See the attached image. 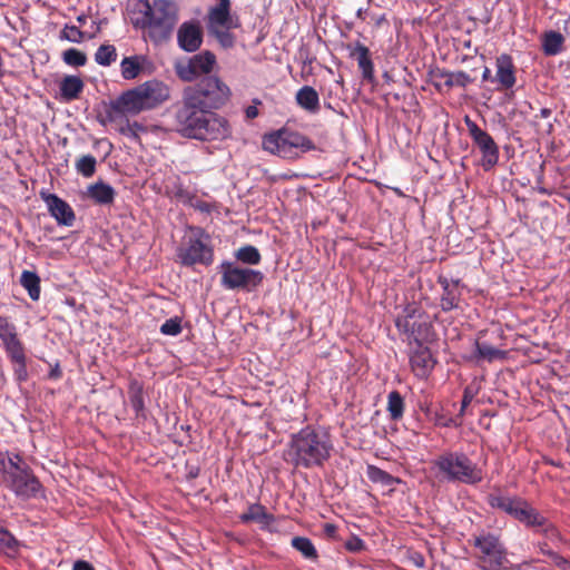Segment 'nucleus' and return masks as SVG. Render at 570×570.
<instances>
[{"mask_svg":"<svg viewBox=\"0 0 570 570\" xmlns=\"http://www.w3.org/2000/svg\"><path fill=\"white\" fill-rule=\"evenodd\" d=\"M175 119L178 131L186 138L216 142L229 139L233 134L229 120L213 110L177 107Z\"/></svg>","mask_w":570,"mask_h":570,"instance_id":"nucleus-1","label":"nucleus"},{"mask_svg":"<svg viewBox=\"0 0 570 570\" xmlns=\"http://www.w3.org/2000/svg\"><path fill=\"white\" fill-rule=\"evenodd\" d=\"M331 435L312 426H305L293 434L285 452L286 460L296 468L322 466L331 456Z\"/></svg>","mask_w":570,"mask_h":570,"instance_id":"nucleus-2","label":"nucleus"},{"mask_svg":"<svg viewBox=\"0 0 570 570\" xmlns=\"http://www.w3.org/2000/svg\"><path fill=\"white\" fill-rule=\"evenodd\" d=\"M170 90L163 81L153 79L122 92L111 102L109 117L116 115H138L157 108L169 99Z\"/></svg>","mask_w":570,"mask_h":570,"instance_id":"nucleus-3","label":"nucleus"},{"mask_svg":"<svg viewBox=\"0 0 570 570\" xmlns=\"http://www.w3.org/2000/svg\"><path fill=\"white\" fill-rule=\"evenodd\" d=\"M140 17L132 20L137 28H147L148 36L155 43L168 40L178 21L177 6L170 0H154L153 4L139 1Z\"/></svg>","mask_w":570,"mask_h":570,"instance_id":"nucleus-4","label":"nucleus"},{"mask_svg":"<svg viewBox=\"0 0 570 570\" xmlns=\"http://www.w3.org/2000/svg\"><path fill=\"white\" fill-rule=\"evenodd\" d=\"M230 88L217 76H207L198 83L183 90L177 107L217 110L230 99Z\"/></svg>","mask_w":570,"mask_h":570,"instance_id":"nucleus-5","label":"nucleus"},{"mask_svg":"<svg viewBox=\"0 0 570 570\" xmlns=\"http://www.w3.org/2000/svg\"><path fill=\"white\" fill-rule=\"evenodd\" d=\"M0 472L4 487L17 497L35 498L42 490L41 483L19 454L0 451Z\"/></svg>","mask_w":570,"mask_h":570,"instance_id":"nucleus-6","label":"nucleus"},{"mask_svg":"<svg viewBox=\"0 0 570 570\" xmlns=\"http://www.w3.org/2000/svg\"><path fill=\"white\" fill-rule=\"evenodd\" d=\"M432 465L449 481L478 484L483 480L482 469L461 452H445L434 459Z\"/></svg>","mask_w":570,"mask_h":570,"instance_id":"nucleus-7","label":"nucleus"},{"mask_svg":"<svg viewBox=\"0 0 570 570\" xmlns=\"http://www.w3.org/2000/svg\"><path fill=\"white\" fill-rule=\"evenodd\" d=\"M218 268L222 275V286L230 291L242 289L252 292L258 287L264 279V275L261 271L240 267L228 261H224Z\"/></svg>","mask_w":570,"mask_h":570,"instance_id":"nucleus-8","label":"nucleus"},{"mask_svg":"<svg viewBox=\"0 0 570 570\" xmlns=\"http://www.w3.org/2000/svg\"><path fill=\"white\" fill-rule=\"evenodd\" d=\"M208 236L199 228L194 229V235L188 238L185 247L178 250V257L183 265L195 264L210 265L214 259L213 249L207 245Z\"/></svg>","mask_w":570,"mask_h":570,"instance_id":"nucleus-9","label":"nucleus"},{"mask_svg":"<svg viewBox=\"0 0 570 570\" xmlns=\"http://www.w3.org/2000/svg\"><path fill=\"white\" fill-rule=\"evenodd\" d=\"M474 546L481 552L479 559L482 570L504 569V563L508 562L507 552L498 537L493 534L476 537Z\"/></svg>","mask_w":570,"mask_h":570,"instance_id":"nucleus-10","label":"nucleus"},{"mask_svg":"<svg viewBox=\"0 0 570 570\" xmlns=\"http://www.w3.org/2000/svg\"><path fill=\"white\" fill-rule=\"evenodd\" d=\"M216 66V56L210 51H203L189 59L186 65L177 67V75L184 81H193L202 75H209Z\"/></svg>","mask_w":570,"mask_h":570,"instance_id":"nucleus-11","label":"nucleus"},{"mask_svg":"<svg viewBox=\"0 0 570 570\" xmlns=\"http://www.w3.org/2000/svg\"><path fill=\"white\" fill-rule=\"evenodd\" d=\"M469 132L482 153V165L485 169L493 167L499 160V148L493 138L475 122L466 119Z\"/></svg>","mask_w":570,"mask_h":570,"instance_id":"nucleus-12","label":"nucleus"},{"mask_svg":"<svg viewBox=\"0 0 570 570\" xmlns=\"http://www.w3.org/2000/svg\"><path fill=\"white\" fill-rule=\"evenodd\" d=\"M230 0H217V4L210 7L207 14V28H225L235 29L240 27V21L237 16L230 12Z\"/></svg>","mask_w":570,"mask_h":570,"instance_id":"nucleus-13","label":"nucleus"},{"mask_svg":"<svg viewBox=\"0 0 570 570\" xmlns=\"http://www.w3.org/2000/svg\"><path fill=\"white\" fill-rule=\"evenodd\" d=\"M395 325L400 331L409 333V340L416 343V345L423 346L424 344L432 343L436 340V334L430 322H414L410 328V324L406 318H397Z\"/></svg>","mask_w":570,"mask_h":570,"instance_id":"nucleus-14","label":"nucleus"},{"mask_svg":"<svg viewBox=\"0 0 570 570\" xmlns=\"http://www.w3.org/2000/svg\"><path fill=\"white\" fill-rule=\"evenodd\" d=\"M177 40L179 47L187 52L198 50L203 42V32L199 23L184 22L177 31Z\"/></svg>","mask_w":570,"mask_h":570,"instance_id":"nucleus-15","label":"nucleus"},{"mask_svg":"<svg viewBox=\"0 0 570 570\" xmlns=\"http://www.w3.org/2000/svg\"><path fill=\"white\" fill-rule=\"evenodd\" d=\"M42 199L48 206L50 214L56 218L58 224L71 226L75 220L72 208L63 199L55 194L41 193Z\"/></svg>","mask_w":570,"mask_h":570,"instance_id":"nucleus-16","label":"nucleus"},{"mask_svg":"<svg viewBox=\"0 0 570 570\" xmlns=\"http://www.w3.org/2000/svg\"><path fill=\"white\" fill-rule=\"evenodd\" d=\"M495 77L493 81L498 82L501 89H511L515 82V66L511 56L502 53L495 59Z\"/></svg>","mask_w":570,"mask_h":570,"instance_id":"nucleus-17","label":"nucleus"},{"mask_svg":"<svg viewBox=\"0 0 570 570\" xmlns=\"http://www.w3.org/2000/svg\"><path fill=\"white\" fill-rule=\"evenodd\" d=\"M432 83L440 89L442 86L452 88L454 86L465 87L472 79L464 71L450 72L443 69H435L430 72Z\"/></svg>","mask_w":570,"mask_h":570,"instance_id":"nucleus-18","label":"nucleus"},{"mask_svg":"<svg viewBox=\"0 0 570 570\" xmlns=\"http://www.w3.org/2000/svg\"><path fill=\"white\" fill-rule=\"evenodd\" d=\"M412 371L417 377H425L434 367L435 361L426 346L417 345L410 357Z\"/></svg>","mask_w":570,"mask_h":570,"instance_id":"nucleus-19","label":"nucleus"},{"mask_svg":"<svg viewBox=\"0 0 570 570\" xmlns=\"http://www.w3.org/2000/svg\"><path fill=\"white\" fill-rule=\"evenodd\" d=\"M439 283L443 289L440 303L441 308L444 312L458 308L461 299L460 281H449L445 277H440Z\"/></svg>","mask_w":570,"mask_h":570,"instance_id":"nucleus-20","label":"nucleus"},{"mask_svg":"<svg viewBox=\"0 0 570 570\" xmlns=\"http://www.w3.org/2000/svg\"><path fill=\"white\" fill-rule=\"evenodd\" d=\"M263 148L264 150L283 158L292 157V153L285 141L283 130L265 135L263 138Z\"/></svg>","mask_w":570,"mask_h":570,"instance_id":"nucleus-21","label":"nucleus"},{"mask_svg":"<svg viewBox=\"0 0 570 570\" xmlns=\"http://www.w3.org/2000/svg\"><path fill=\"white\" fill-rule=\"evenodd\" d=\"M296 104L309 114H317L321 109L320 95L311 86H303L295 95Z\"/></svg>","mask_w":570,"mask_h":570,"instance_id":"nucleus-22","label":"nucleus"},{"mask_svg":"<svg viewBox=\"0 0 570 570\" xmlns=\"http://www.w3.org/2000/svg\"><path fill=\"white\" fill-rule=\"evenodd\" d=\"M87 196L98 205H110L115 200L116 190L104 181H97L87 187Z\"/></svg>","mask_w":570,"mask_h":570,"instance_id":"nucleus-23","label":"nucleus"},{"mask_svg":"<svg viewBox=\"0 0 570 570\" xmlns=\"http://www.w3.org/2000/svg\"><path fill=\"white\" fill-rule=\"evenodd\" d=\"M513 518L529 528L546 523V518L524 500H522L520 507L514 511Z\"/></svg>","mask_w":570,"mask_h":570,"instance_id":"nucleus-24","label":"nucleus"},{"mask_svg":"<svg viewBox=\"0 0 570 570\" xmlns=\"http://www.w3.org/2000/svg\"><path fill=\"white\" fill-rule=\"evenodd\" d=\"M83 81L78 76H66L59 85L60 96L65 101H71L79 97L83 90Z\"/></svg>","mask_w":570,"mask_h":570,"instance_id":"nucleus-25","label":"nucleus"},{"mask_svg":"<svg viewBox=\"0 0 570 570\" xmlns=\"http://www.w3.org/2000/svg\"><path fill=\"white\" fill-rule=\"evenodd\" d=\"M508 356V352L497 348L485 342L475 341V360L476 362L487 361L489 363L494 361H503Z\"/></svg>","mask_w":570,"mask_h":570,"instance_id":"nucleus-26","label":"nucleus"},{"mask_svg":"<svg viewBox=\"0 0 570 570\" xmlns=\"http://www.w3.org/2000/svg\"><path fill=\"white\" fill-rule=\"evenodd\" d=\"M352 56L356 58L363 78L371 80L374 76V66L370 57L368 48L358 42L356 43Z\"/></svg>","mask_w":570,"mask_h":570,"instance_id":"nucleus-27","label":"nucleus"},{"mask_svg":"<svg viewBox=\"0 0 570 570\" xmlns=\"http://www.w3.org/2000/svg\"><path fill=\"white\" fill-rule=\"evenodd\" d=\"M239 520L243 523L259 522L263 524H269L274 521V517L269 514L265 507L259 503H253L248 507V510L239 515Z\"/></svg>","mask_w":570,"mask_h":570,"instance_id":"nucleus-28","label":"nucleus"},{"mask_svg":"<svg viewBox=\"0 0 570 570\" xmlns=\"http://www.w3.org/2000/svg\"><path fill=\"white\" fill-rule=\"evenodd\" d=\"M283 132L285 136L287 147L289 148L292 155L294 154L295 149H301L302 151L315 149L314 142L308 137L296 131H289L284 129Z\"/></svg>","mask_w":570,"mask_h":570,"instance_id":"nucleus-29","label":"nucleus"},{"mask_svg":"<svg viewBox=\"0 0 570 570\" xmlns=\"http://www.w3.org/2000/svg\"><path fill=\"white\" fill-rule=\"evenodd\" d=\"M145 58L142 56H131L122 59L120 63L121 76L126 80H132L137 78L142 70V62Z\"/></svg>","mask_w":570,"mask_h":570,"instance_id":"nucleus-30","label":"nucleus"},{"mask_svg":"<svg viewBox=\"0 0 570 570\" xmlns=\"http://www.w3.org/2000/svg\"><path fill=\"white\" fill-rule=\"evenodd\" d=\"M488 502L492 508L500 509L510 515H514L518 507H520L522 499L503 497L500 494H490Z\"/></svg>","mask_w":570,"mask_h":570,"instance_id":"nucleus-31","label":"nucleus"},{"mask_svg":"<svg viewBox=\"0 0 570 570\" xmlns=\"http://www.w3.org/2000/svg\"><path fill=\"white\" fill-rule=\"evenodd\" d=\"M20 284L28 292L32 301H38L40 297V277L35 272L23 271L20 277Z\"/></svg>","mask_w":570,"mask_h":570,"instance_id":"nucleus-32","label":"nucleus"},{"mask_svg":"<svg viewBox=\"0 0 570 570\" xmlns=\"http://www.w3.org/2000/svg\"><path fill=\"white\" fill-rule=\"evenodd\" d=\"M366 474L372 482L380 483L387 488H393L395 484L401 483V480L399 478L391 475L386 471L375 465H368Z\"/></svg>","mask_w":570,"mask_h":570,"instance_id":"nucleus-33","label":"nucleus"},{"mask_svg":"<svg viewBox=\"0 0 570 570\" xmlns=\"http://www.w3.org/2000/svg\"><path fill=\"white\" fill-rule=\"evenodd\" d=\"M386 410L393 421H397L403 417L404 400L397 391H391L389 393Z\"/></svg>","mask_w":570,"mask_h":570,"instance_id":"nucleus-34","label":"nucleus"},{"mask_svg":"<svg viewBox=\"0 0 570 570\" xmlns=\"http://www.w3.org/2000/svg\"><path fill=\"white\" fill-rule=\"evenodd\" d=\"M563 36L560 32L549 31L544 33L542 48L546 55L554 56L562 50Z\"/></svg>","mask_w":570,"mask_h":570,"instance_id":"nucleus-35","label":"nucleus"},{"mask_svg":"<svg viewBox=\"0 0 570 570\" xmlns=\"http://www.w3.org/2000/svg\"><path fill=\"white\" fill-rule=\"evenodd\" d=\"M292 547L302 553L308 560L317 559V551L313 542L306 537H294L292 539Z\"/></svg>","mask_w":570,"mask_h":570,"instance_id":"nucleus-36","label":"nucleus"},{"mask_svg":"<svg viewBox=\"0 0 570 570\" xmlns=\"http://www.w3.org/2000/svg\"><path fill=\"white\" fill-rule=\"evenodd\" d=\"M235 257L239 262H242L244 264H248V265H257L261 263V259H262V256H261L258 249L252 245H246V246L238 248L235 252Z\"/></svg>","mask_w":570,"mask_h":570,"instance_id":"nucleus-37","label":"nucleus"},{"mask_svg":"<svg viewBox=\"0 0 570 570\" xmlns=\"http://www.w3.org/2000/svg\"><path fill=\"white\" fill-rule=\"evenodd\" d=\"M116 59L117 51L112 45H101L95 53V61L100 66H110Z\"/></svg>","mask_w":570,"mask_h":570,"instance_id":"nucleus-38","label":"nucleus"},{"mask_svg":"<svg viewBox=\"0 0 570 570\" xmlns=\"http://www.w3.org/2000/svg\"><path fill=\"white\" fill-rule=\"evenodd\" d=\"M130 404L136 413H140L144 410V396L142 386L138 381L134 380L129 385Z\"/></svg>","mask_w":570,"mask_h":570,"instance_id":"nucleus-39","label":"nucleus"},{"mask_svg":"<svg viewBox=\"0 0 570 570\" xmlns=\"http://www.w3.org/2000/svg\"><path fill=\"white\" fill-rule=\"evenodd\" d=\"M96 165H97V160L94 156L85 155V156H81L76 161V169L83 177L89 178L95 174Z\"/></svg>","mask_w":570,"mask_h":570,"instance_id":"nucleus-40","label":"nucleus"},{"mask_svg":"<svg viewBox=\"0 0 570 570\" xmlns=\"http://www.w3.org/2000/svg\"><path fill=\"white\" fill-rule=\"evenodd\" d=\"M0 338L3 342V345L18 340L16 326L3 316H0Z\"/></svg>","mask_w":570,"mask_h":570,"instance_id":"nucleus-41","label":"nucleus"},{"mask_svg":"<svg viewBox=\"0 0 570 570\" xmlns=\"http://www.w3.org/2000/svg\"><path fill=\"white\" fill-rule=\"evenodd\" d=\"M62 60L72 67H82L87 62V56L76 48H70L63 51Z\"/></svg>","mask_w":570,"mask_h":570,"instance_id":"nucleus-42","label":"nucleus"},{"mask_svg":"<svg viewBox=\"0 0 570 570\" xmlns=\"http://www.w3.org/2000/svg\"><path fill=\"white\" fill-rule=\"evenodd\" d=\"M225 28L209 29L208 32L214 36L224 48H232L235 45V37Z\"/></svg>","mask_w":570,"mask_h":570,"instance_id":"nucleus-43","label":"nucleus"},{"mask_svg":"<svg viewBox=\"0 0 570 570\" xmlns=\"http://www.w3.org/2000/svg\"><path fill=\"white\" fill-rule=\"evenodd\" d=\"M4 348L12 363L26 360L24 348L19 338L4 345Z\"/></svg>","mask_w":570,"mask_h":570,"instance_id":"nucleus-44","label":"nucleus"},{"mask_svg":"<svg viewBox=\"0 0 570 570\" xmlns=\"http://www.w3.org/2000/svg\"><path fill=\"white\" fill-rule=\"evenodd\" d=\"M18 542L14 537L7 530H0V549L7 553L12 554L17 552Z\"/></svg>","mask_w":570,"mask_h":570,"instance_id":"nucleus-45","label":"nucleus"},{"mask_svg":"<svg viewBox=\"0 0 570 570\" xmlns=\"http://www.w3.org/2000/svg\"><path fill=\"white\" fill-rule=\"evenodd\" d=\"M160 333L164 335L176 336L181 333V318L178 316L167 320L160 326Z\"/></svg>","mask_w":570,"mask_h":570,"instance_id":"nucleus-46","label":"nucleus"},{"mask_svg":"<svg viewBox=\"0 0 570 570\" xmlns=\"http://www.w3.org/2000/svg\"><path fill=\"white\" fill-rule=\"evenodd\" d=\"M61 38L78 43L82 41L83 32L76 26H66L61 31Z\"/></svg>","mask_w":570,"mask_h":570,"instance_id":"nucleus-47","label":"nucleus"},{"mask_svg":"<svg viewBox=\"0 0 570 570\" xmlns=\"http://www.w3.org/2000/svg\"><path fill=\"white\" fill-rule=\"evenodd\" d=\"M538 532L542 533L549 540H559L560 535L557 528L546 519L542 525H534Z\"/></svg>","mask_w":570,"mask_h":570,"instance_id":"nucleus-48","label":"nucleus"},{"mask_svg":"<svg viewBox=\"0 0 570 570\" xmlns=\"http://www.w3.org/2000/svg\"><path fill=\"white\" fill-rule=\"evenodd\" d=\"M144 130H145L144 126L138 124L137 121L131 122V124L127 122L126 126L120 128V132L122 135L130 136V137H134V138H137L138 137V132L139 131H144Z\"/></svg>","mask_w":570,"mask_h":570,"instance_id":"nucleus-49","label":"nucleus"},{"mask_svg":"<svg viewBox=\"0 0 570 570\" xmlns=\"http://www.w3.org/2000/svg\"><path fill=\"white\" fill-rule=\"evenodd\" d=\"M548 557L550 558L551 562L560 570H570V562L558 554L554 551H549Z\"/></svg>","mask_w":570,"mask_h":570,"instance_id":"nucleus-50","label":"nucleus"},{"mask_svg":"<svg viewBox=\"0 0 570 570\" xmlns=\"http://www.w3.org/2000/svg\"><path fill=\"white\" fill-rule=\"evenodd\" d=\"M14 374L19 381H26L28 376L27 372V362L22 360V362L14 363Z\"/></svg>","mask_w":570,"mask_h":570,"instance_id":"nucleus-51","label":"nucleus"},{"mask_svg":"<svg viewBox=\"0 0 570 570\" xmlns=\"http://www.w3.org/2000/svg\"><path fill=\"white\" fill-rule=\"evenodd\" d=\"M188 200H189L190 205L194 208H196V209H198L200 212L210 213L212 209H213L212 205H209V204H207V203H205L203 200H199V199H197L195 197H188Z\"/></svg>","mask_w":570,"mask_h":570,"instance_id":"nucleus-52","label":"nucleus"},{"mask_svg":"<svg viewBox=\"0 0 570 570\" xmlns=\"http://www.w3.org/2000/svg\"><path fill=\"white\" fill-rule=\"evenodd\" d=\"M253 102L255 105L253 106H248L246 109H245V115L248 119H254L258 116V109H257V105H261V100L259 99H254Z\"/></svg>","mask_w":570,"mask_h":570,"instance_id":"nucleus-53","label":"nucleus"},{"mask_svg":"<svg viewBox=\"0 0 570 570\" xmlns=\"http://www.w3.org/2000/svg\"><path fill=\"white\" fill-rule=\"evenodd\" d=\"M345 546L350 551H357L362 548L363 542L360 539L355 538L353 540L347 541Z\"/></svg>","mask_w":570,"mask_h":570,"instance_id":"nucleus-54","label":"nucleus"},{"mask_svg":"<svg viewBox=\"0 0 570 570\" xmlns=\"http://www.w3.org/2000/svg\"><path fill=\"white\" fill-rule=\"evenodd\" d=\"M72 570H95V569L89 562L79 560L73 563Z\"/></svg>","mask_w":570,"mask_h":570,"instance_id":"nucleus-55","label":"nucleus"},{"mask_svg":"<svg viewBox=\"0 0 570 570\" xmlns=\"http://www.w3.org/2000/svg\"><path fill=\"white\" fill-rule=\"evenodd\" d=\"M324 532L330 538H335L337 532V527L333 523H325L324 524Z\"/></svg>","mask_w":570,"mask_h":570,"instance_id":"nucleus-56","label":"nucleus"},{"mask_svg":"<svg viewBox=\"0 0 570 570\" xmlns=\"http://www.w3.org/2000/svg\"><path fill=\"white\" fill-rule=\"evenodd\" d=\"M472 396L469 395L466 392L463 395L462 404H461V413L464 412L465 407L471 403Z\"/></svg>","mask_w":570,"mask_h":570,"instance_id":"nucleus-57","label":"nucleus"},{"mask_svg":"<svg viewBox=\"0 0 570 570\" xmlns=\"http://www.w3.org/2000/svg\"><path fill=\"white\" fill-rule=\"evenodd\" d=\"M562 30L568 37H570V17L563 21Z\"/></svg>","mask_w":570,"mask_h":570,"instance_id":"nucleus-58","label":"nucleus"},{"mask_svg":"<svg viewBox=\"0 0 570 570\" xmlns=\"http://www.w3.org/2000/svg\"><path fill=\"white\" fill-rule=\"evenodd\" d=\"M539 549H540V551H541L543 554H546V556H548V552H549V551H552L551 549H549V548H548V544H547V543H540V544H539Z\"/></svg>","mask_w":570,"mask_h":570,"instance_id":"nucleus-59","label":"nucleus"},{"mask_svg":"<svg viewBox=\"0 0 570 570\" xmlns=\"http://www.w3.org/2000/svg\"><path fill=\"white\" fill-rule=\"evenodd\" d=\"M491 78V70L489 68H485L483 73H482V79L484 81L489 80Z\"/></svg>","mask_w":570,"mask_h":570,"instance_id":"nucleus-60","label":"nucleus"},{"mask_svg":"<svg viewBox=\"0 0 570 570\" xmlns=\"http://www.w3.org/2000/svg\"><path fill=\"white\" fill-rule=\"evenodd\" d=\"M551 114V110L550 109H547V108H543L541 109V115L542 117H549Z\"/></svg>","mask_w":570,"mask_h":570,"instance_id":"nucleus-61","label":"nucleus"},{"mask_svg":"<svg viewBox=\"0 0 570 570\" xmlns=\"http://www.w3.org/2000/svg\"><path fill=\"white\" fill-rule=\"evenodd\" d=\"M52 377H59L60 376V370L57 367L52 370L51 374Z\"/></svg>","mask_w":570,"mask_h":570,"instance_id":"nucleus-62","label":"nucleus"},{"mask_svg":"<svg viewBox=\"0 0 570 570\" xmlns=\"http://www.w3.org/2000/svg\"><path fill=\"white\" fill-rule=\"evenodd\" d=\"M416 564H417L419 567H422V566H423V561L421 560V562H416Z\"/></svg>","mask_w":570,"mask_h":570,"instance_id":"nucleus-63","label":"nucleus"}]
</instances>
